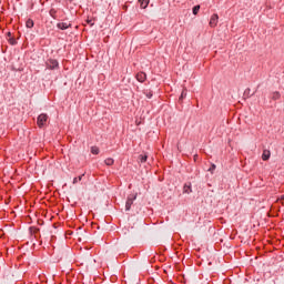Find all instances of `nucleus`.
Returning a JSON list of instances; mask_svg holds the SVG:
<instances>
[{"instance_id": "1", "label": "nucleus", "mask_w": 284, "mask_h": 284, "mask_svg": "<svg viewBox=\"0 0 284 284\" xmlns=\"http://www.w3.org/2000/svg\"><path fill=\"white\" fill-rule=\"evenodd\" d=\"M134 201H136V194L130 195L125 203V211L130 212V209L132 207Z\"/></svg>"}, {"instance_id": "2", "label": "nucleus", "mask_w": 284, "mask_h": 284, "mask_svg": "<svg viewBox=\"0 0 284 284\" xmlns=\"http://www.w3.org/2000/svg\"><path fill=\"white\" fill-rule=\"evenodd\" d=\"M48 122V114L42 113L38 116V125L39 128H43V125H45V123Z\"/></svg>"}, {"instance_id": "3", "label": "nucleus", "mask_w": 284, "mask_h": 284, "mask_svg": "<svg viewBox=\"0 0 284 284\" xmlns=\"http://www.w3.org/2000/svg\"><path fill=\"white\" fill-rule=\"evenodd\" d=\"M209 24L211 26V28H216V26H219V14H213L210 19Z\"/></svg>"}, {"instance_id": "4", "label": "nucleus", "mask_w": 284, "mask_h": 284, "mask_svg": "<svg viewBox=\"0 0 284 284\" xmlns=\"http://www.w3.org/2000/svg\"><path fill=\"white\" fill-rule=\"evenodd\" d=\"M47 67L49 70H54L55 68H59V62L57 60L50 59L47 61Z\"/></svg>"}, {"instance_id": "5", "label": "nucleus", "mask_w": 284, "mask_h": 284, "mask_svg": "<svg viewBox=\"0 0 284 284\" xmlns=\"http://www.w3.org/2000/svg\"><path fill=\"white\" fill-rule=\"evenodd\" d=\"M135 79L140 82V83H144L145 79H148V75L145 74V72H139L135 75Z\"/></svg>"}, {"instance_id": "6", "label": "nucleus", "mask_w": 284, "mask_h": 284, "mask_svg": "<svg viewBox=\"0 0 284 284\" xmlns=\"http://www.w3.org/2000/svg\"><path fill=\"white\" fill-rule=\"evenodd\" d=\"M57 27L59 28V30H68V28L70 27L69 22H59L57 24Z\"/></svg>"}, {"instance_id": "7", "label": "nucleus", "mask_w": 284, "mask_h": 284, "mask_svg": "<svg viewBox=\"0 0 284 284\" xmlns=\"http://www.w3.org/2000/svg\"><path fill=\"white\" fill-rule=\"evenodd\" d=\"M270 156H272V152H270V150H264L262 154V159L264 161H270Z\"/></svg>"}, {"instance_id": "8", "label": "nucleus", "mask_w": 284, "mask_h": 284, "mask_svg": "<svg viewBox=\"0 0 284 284\" xmlns=\"http://www.w3.org/2000/svg\"><path fill=\"white\" fill-rule=\"evenodd\" d=\"M184 194H192V184H185L183 187Z\"/></svg>"}, {"instance_id": "9", "label": "nucleus", "mask_w": 284, "mask_h": 284, "mask_svg": "<svg viewBox=\"0 0 284 284\" xmlns=\"http://www.w3.org/2000/svg\"><path fill=\"white\" fill-rule=\"evenodd\" d=\"M140 1V6L142 8V10H145V8H148V6H150V0H139Z\"/></svg>"}, {"instance_id": "10", "label": "nucleus", "mask_w": 284, "mask_h": 284, "mask_svg": "<svg viewBox=\"0 0 284 284\" xmlns=\"http://www.w3.org/2000/svg\"><path fill=\"white\" fill-rule=\"evenodd\" d=\"M273 101H278L281 99V93L278 91H275L272 95Z\"/></svg>"}, {"instance_id": "11", "label": "nucleus", "mask_w": 284, "mask_h": 284, "mask_svg": "<svg viewBox=\"0 0 284 284\" xmlns=\"http://www.w3.org/2000/svg\"><path fill=\"white\" fill-rule=\"evenodd\" d=\"M104 163H105V165H114V159H112V158H108L106 160H104Z\"/></svg>"}, {"instance_id": "12", "label": "nucleus", "mask_w": 284, "mask_h": 284, "mask_svg": "<svg viewBox=\"0 0 284 284\" xmlns=\"http://www.w3.org/2000/svg\"><path fill=\"white\" fill-rule=\"evenodd\" d=\"M26 27L27 28H34V21H32V20H27V22H26Z\"/></svg>"}, {"instance_id": "13", "label": "nucleus", "mask_w": 284, "mask_h": 284, "mask_svg": "<svg viewBox=\"0 0 284 284\" xmlns=\"http://www.w3.org/2000/svg\"><path fill=\"white\" fill-rule=\"evenodd\" d=\"M185 97H187V89H184L180 95V101H183V99H185Z\"/></svg>"}, {"instance_id": "14", "label": "nucleus", "mask_w": 284, "mask_h": 284, "mask_svg": "<svg viewBox=\"0 0 284 284\" xmlns=\"http://www.w3.org/2000/svg\"><path fill=\"white\" fill-rule=\"evenodd\" d=\"M145 161H148V155H139V162L140 163H145Z\"/></svg>"}, {"instance_id": "15", "label": "nucleus", "mask_w": 284, "mask_h": 284, "mask_svg": "<svg viewBox=\"0 0 284 284\" xmlns=\"http://www.w3.org/2000/svg\"><path fill=\"white\" fill-rule=\"evenodd\" d=\"M144 94H145L146 99H152V97H153L152 91H150V90H145Z\"/></svg>"}, {"instance_id": "16", "label": "nucleus", "mask_w": 284, "mask_h": 284, "mask_svg": "<svg viewBox=\"0 0 284 284\" xmlns=\"http://www.w3.org/2000/svg\"><path fill=\"white\" fill-rule=\"evenodd\" d=\"M201 10V6H195L193 8V14H199V11Z\"/></svg>"}, {"instance_id": "17", "label": "nucleus", "mask_w": 284, "mask_h": 284, "mask_svg": "<svg viewBox=\"0 0 284 284\" xmlns=\"http://www.w3.org/2000/svg\"><path fill=\"white\" fill-rule=\"evenodd\" d=\"M84 174L80 175L79 178L73 179V185H77L78 181H81L83 179Z\"/></svg>"}, {"instance_id": "18", "label": "nucleus", "mask_w": 284, "mask_h": 284, "mask_svg": "<svg viewBox=\"0 0 284 284\" xmlns=\"http://www.w3.org/2000/svg\"><path fill=\"white\" fill-rule=\"evenodd\" d=\"M8 41L11 45H17V40L14 38H9Z\"/></svg>"}, {"instance_id": "19", "label": "nucleus", "mask_w": 284, "mask_h": 284, "mask_svg": "<svg viewBox=\"0 0 284 284\" xmlns=\"http://www.w3.org/2000/svg\"><path fill=\"white\" fill-rule=\"evenodd\" d=\"M91 152H92L93 154H99V148H98V146H92V148H91Z\"/></svg>"}, {"instance_id": "20", "label": "nucleus", "mask_w": 284, "mask_h": 284, "mask_svg": "<svg viewBox=\"0 0 284 284\" xmlns=\"http://www.w3.org/2000/svg\"><path fill=\"white\" fill-rule=\"evenodd\" d=\"M216 170V164H212V166L209 169V172H214Z\"/></svg>"}, {"instance_id": "21", "label": "nucleus", "mask_w": 284, "mask_h": 284, "mask_svg": "<svg viewBox=\"0 0 284 284\" xmlns=\"http://www.w3.org/2000/svg\"><path fill=\"white\" fill-rule=\"evenodd\" d=\"M7 34H8L9 39L12 38V33L11 32H8Z\"/></svg>"}, {"instance_id": "22", "label": "nucleus", "mask_w": 284, "mask_h": 284, "mask_svg": "<svg viewBox=\"0 0 284 284\" xmlns=\"http://www.w3.org/2000/svg\"><path fill=\"white\" fill-rule=\"evenodd\" d=\"M53 12H54V10H51V11H50V14L52 16Z\"/></svg>"}, {"instance_id": "23", "label": "nucleus", "mask_w": 284, "mask_h": 284, "mask_svg": "<svg viewBox=\"0 0 284 284\" xmlns=\"http://www.w3.org/2000/svg\"><path fill=\"white\" fill-rule=\"evenodd\" d=\"M282 199L284 200V195L282 196Z\"/></svg>"}]
</instances>
